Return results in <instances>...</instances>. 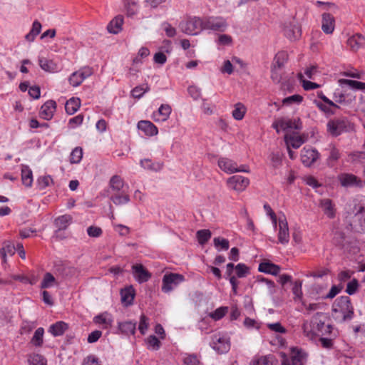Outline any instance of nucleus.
I'll list each match as a JSON object with an SVG mask.
<instances>
[{
	"mask_svg": "<svg viewBox=\"0 0 365 365\" xmlns=\"http://www.w3.org/2000/svg\"><path fill=\"white\" fill-rule=\"evenodd\" d=\"M327 317L322 312H317L310 321L305 320L302 325L304 336L309 340H314L319 336L331 334L333 327L327 323Z\"/></svg>",
	"mask_w": 365,
	"mask_h": 365,
	"instance_id": "f257e3e1",
	"label": "nucleus"
},
{
	"mask_svg": "<svg viewBox=\"0 0 365 365\" xmlns=\"http://www.w3.org/2000/svg\"><path fill=\"white\" fill-rule=\"evenodd\" d=\"M264 209L270 217L274 229L277 232L278 243L287 245L289 242V230L288 222L283 212L275 214L268 204L264 205Z\"/></svg>",
	"mask_w": 365,
	"mask_h": 365,
	"instance_id": "f03ea898",
	"label": "nucleus"
},
{
	"mask_svg": "<svg viewBox=\"0 0 365 365\" xmlns=\"http://www.w3.org/2000/svg\"><path fill=\"white\" fill-rule=\"evenodd\" d=\"M332 311L336 317H341L343 322L351 320L354 317V307L347 296L337 298L333 305Z\"/></svg>",
	"mask_w": 365,
	"mask_h": 365,
	"instance_id": "7ed1b4c3",
	"label": "nucleus"
},
{
	"mask_svg": "<svg viewBox=\"0 0 365 365\" xmlns=\"http://www.w3.org/2000/svg\"><path fill=\"white\" fill-rule=\"evenodd\" d=\"M319 74V71L317 66H311L307 67L304 73H299L298 78L302 83V88L305 91H311L320 88V85L309 81L308 79L314 80L316 76Z\"/></svg>",
	"mask_w": 365,
	"mask_h": 365,
	"instance_id": "20e7f679",
	"label": "nucleus"
},
{
	"mask_svg": "<svg viewBox=\"0 0 365 365\" xmlns=\"http://www.w3.org/2000/svg\"><path fill=\"white\" fill-rule=\"evenodd\" d=\"M179 27L186 34L197 35L204 30V18L189 17L186 21L181 22Z\"/></svg>",
	"mask_w": 365,
	"mask_h": 365,
	"instance_id": "39448f33",
	"label": "nucleus"
},
{
	"mask_svg": "<svg viewBox=\"0 0 365 365\" xmlns=\"http://www.w3.org/2000/svg\"><path fill=\"white\" fill-rule=\"evenodd\" d=\"M210 346L218 354H225L230 349V338L225 333H216L212 336Z\"/></svg>",
	"mask_w": 365,
	"mask_h": 365,
	"instance_id": "423d86ee",
	"label": "nucleus"
},
{
	"mask_svg": "<svg viewBox=\"0 0 365 365\" xmlns=\"http://www.w3.org/2000/svg\"><path fill=\"white\" fill-rule=\"evenodd\" d=\"M337 180L344 188H359L364 187L365 182L357 175L350 173H341L337 175Z\"/></svg>",
	"mask_w": 365,
	"mask_h": 365,
	"instance_id": "0eeeda50",
	"label": "nucleus"
},
{
	"mask_svg": "<svg viewBox=\"0 0 365 365\" xmlns=\"http://www.w3.org/2000/svg\"><path fill=\"white\" fill-rule=\"evenodd\" d=\"M185 281V277L178 273H166L162 280V291L169 293Z\"/></svg>",
	"mask_w": 365,
	"mask_h": 365,
	"instance_id": "6e6552de",
	"label": "nucleus"
},
{
	"mask_svg": "<svg viewBox=\"0 0 365 365\" xmlns=\"http://www.w3.org/2000/svg\"><path fill=\"white\" fill-rule=\"evenodd\" d=\"M228 27L227 20L222 16H207L204 18V30L224 32Z\"/></svg>",
	"mask_w": 365,
	"mask_h": 365,
	"instance_id": "1a4fd4ad",
	"label": "nucleus"
},
{
	"mask_svg": "<svg viewBox=\"0 0 365 365\" xmlns=\"http://www.w3.org/2000/svg\"><path fill=\"white\" fill-rule=\"evenodd\" d=\"M250 182V180L247 177L237 175L228 178L226 185L230 190L242 192L247 189Z\"/></svg>",
	"mask_w": 365,
	"mask_h": 365,
	"instance_id": "9d476101",
	"label": "nucleus"
},
{
	"mask_svg": "<svg viewBox=\"0 0 365 365\" xmlns=\"http://www.w3.org/2000/svg\"><path fill=\"white\" fill-rule=\"evenodd\" d=\"M272 127L277 133H279L281 130L288 133L289 130H299L301 128L299 120L287 118H282L274 121L272 124Z\"/></svg>",
	"mask_w": 365,
	"mask_h": 365,
	"instance_id": "9b49d317",
	"label": "nucleus"
},
{
	"mask_svg": "<svg viewBox=\"0 0 365 365\" xmlns=\"http://www.w3.org/2000/svg\"><path fill=\"white\" fill-rule=\"evenodd\" d=\"M93 74V69L89 66H85L79 70L73 72L69 77V83L73 86L77 87L80 86L82 82Z\"/></svg>",
	"mask_w": 365,
	"mask_h": 365,
	"instance_id": "f8f14e48",
	"label": "nucleus"
},
{
	"mask_svg": "<svg viewBox=\"0 0 365 365\" xmlns=\"http://www.w3.org/2000/svg\"><path fill=\"white\" fill-rule=\"evenodd\" d=\"M40 68L48 73H57L61 70L58 58H48L42 56L38 58Z\"/></svg>",
	"mask_w": 365,
	"mask_h": 365,
	"instance_id": "ddd939ff",
	"label": "nucleus"
},
{
	"mask_svg": "<svg viewBox=\"0 0 365 365\" xmlns=\"http://www.w3.org/2000/svg\"><path fill=\"white\" fill-rule=\"evenodd\" d=\"M319 157V152L313 148L305 146L301 150V161L306 167H310Z\"/></svg>",
	"mask_w": 365,
	"mask_h": 365,
	"instance_id": "4468645a",
	"label": "nucleus"
},
{
	"mask_svg": "<svg viewBox=\"0 0 365 365\" xmlns=\"http://www.w3.org/2000/svg\"><path fill=\"white\" fill-rule=\"evenodd\" d=\"M93 322L101 328L108 330L113 326L114 319L110 313L103 312L95 316L93 319Z\"/></svg>",
	"mask_w": 365,
	"mask_h": 365,
	"instance_id": "2eb2a0df",
	"label": "nucleus"
},
{
	"mask_svg": "<svg viewBox=\"0 0 365 365\" xmlns=\"http://www.w3.org/2000/svg\"><path fill=\"white\" fill-rule=\"evenodd\" d=\"M132 274L140 284L148 282L151 277L150 273L141 264H135L132 266Z\"/></svg>",
	"mask_w": 365,
	"mask_h": 365,
	"instance_id": "dca6fc26",
	"label": "nucleus"
},
{
	"mask_svg": "<svg viewBox=\"0 0 365 365\" xmlns=\"http://www.w3.org/2000/svg\"><path fill=\"white\" fill-rule=\"evenodd\" d=\"M172 112V108L169 104H162L159 108L153 112L152 118L157 123L166 121Z\"/></svg>",
	"mask_w": 365,
	"mask_h": 365,
	"instance_id": "f3484780",
	"label": "nucleus"
},
{
	"mask_svg": "<svg viewBox=\"0 0 365 365\" xmlns=\"http://www.w3.org/2000/svg\"><path fill=\"white\" fill-rule=\"evenodd\" d=\"M137 128L147 137H153L158 134V128L150 120H140Z\"/></svg>",
	"mask_w": 365,
	"mask_h": 365,
	"instance_id": "a211bd4d",
	"label": "nucleus"
},
{
	"mask_svg": "<svg viewBox=\"0 0 365 365\" xmlns=\"http://www.w3.org/2000/svg\"><path fill=\"white\" fill-rule=\"evenodd\" d=\"M290 357L292 365H305L307 360V354L300 348L292 347Z\"/></svg>",
	"mask_w": 365,
	"mask_h": 365,
	"instance_id": "6ab92c4d",
	"label": "nucleus"
},
{
	"mask_svg": "<svg viewBox=\"0 0 365 365\" xmlns=\"http://www.w3.org/2000/svg\"><path fill=\"white\" fill-rule=\"evenodd\" d=\"M56 101L53 100H49L42 105L39 115L41 118H42L43 119L49 120L53 118V114L56 112Z\"/></svg>",
	"mask_w": 365,
	"mask_h": 365,
	"instance_id": "aec40b11",
	"label": "nucleus"
},
{
	"mask_svg": "<svg viewBox=\"0 0 365 365\" xmlns=\"http://www.w3.org/2000/svg\"><path fill=\"white\" fill-rule=\"evenodd\" d=\"M218 167L227 174L236 173L237 163L226 157H220L217 160Z\"/></svg>",
	"mask_w": 365,
	"mask_h": 365,
	"instance_id": "412c9836",
	"label": "nucleus"
},
{
	"mask_svg": "<svg viewBox=\"0 0 365 365\" xmlns=\"http://www.w3.org/2000/svg\"><path fill=\"white\" fill-rule=\"evenodd\" d=\"M287 147L297 149L304 143L305 140L297 133H287L284 135Z\"/></svg>",
	"mask_w": 365,
	"mask_h": 365,
	"instance_id": "4be33fe9",
	"label": "nucleus"
},
{
	"mask_svg": "<svg viewBox=\"0 0 365 365\" xmlns=\"http://www.w3.org/2000/svg\"><path fill=\"white\" fill-rule=\"evenodd\" d=\"M335 29V19L329 13L322 15V30L326 34H331Z\"/></svg>",
	"mask_w": 365,
	"mask_h": 365,
	"instance_id": "5701e85b",
	"label": "nucleus"
},
{
	"mask_svg": "<svg viewBox=\"0 0 365 365\" xmlns=\"http://www.w3.org/2000/svg\"><path fill=\"white\" fill-rule=\"evenodd\" d=\"M327 131L333 136L341 135L345 130V123L341 120H331L327 123Z\"/></svg>",
	"mask_w": 365,
	"mask_h": 365,
	"instance_id": "b1692460",
	"label": "nucleus"
},
{
	"mask_svg": "<svg viewBox=\"0 0 365 365\" xmlns=\"http://www.w3.org/2000/svg\"><path fill=\"white\" fill-rule=\"evenodd\" d=\"M258 270L260 272L277 276L280 272L281 268L279 265L265 261L259 264Z\"/></svg>",
	"mask_w": 365,
	"mask_h": 365,
	"instance_id": "393cba45",
	"label": "nucleus"
},
{
	"mask_svg": "<svg viewBox=\"0 0 365 365\" xmlns=\"http://www.w3.org/2000/svg\"><path fill=\"white\" fill-rule=\"evenodd\" d=\"M118 333L125 336L133 335L135 332L136 323L132 321L118 322Z\"/></svg>",
	"mask_w": 365,
	"mask_h": 365,
	"instance_id": "a878e982",
	"label": "nucleus"
},
{
	"mask_svg": "<svg viewBox=\"0 0 365 365\" xmlns=\"http://www.w3.org/2000/svg\"><path fill=\"white\" fill-rule=\"evenodd\" d=\"M124 22L123 16L118 15L113 19L107 26L108 31L110 34H117L122 30Z\"/></svg>",
	"mask_w": 365,
	"mask_h": 365,
	"instance_id": "bb28decb",
	"label": "nucleus"
},
{
	"mask_svg": "<svg viewBox=\"0 0 365 365\" xmlns=\"http://www.w3.org/2000/svg\"><path fill=\"white\" fill-rule=\"evenodd\" d=\"M365 44L364 37L359 34H356L347 39V45L353 51H357Z\"/></svg>",
	"mask_w": 365,
	"mask_h": 365,
	"instance_id": "cd10ccee",
	"label": "nucleus"
},
{
	"mask_svg": "<svg viewBox=\"0 0 365 365\" xmlns=\"http://www.w3.org/2000/svg\"><path fill=\"white\" fill-rule=\"evenodd\" d=\"M319 206L324 215L329 218H334L335 216L334 205L330 199L326 198L320 200Z\"/></svg>",
	"mask_w": 365,
	"mask_h": 365,
	"instance_id": "c85d7f7f",
	"label": "nucleus"
},
{
	"mask_svg": "<svg viewBox=\"0 0 365 365\" xmlns=\"http://www.w3.org/2000/svg\"><path fill=\"white\" fill-rule=\"evenodd\" d=\"M251 365H277V361L272 355L256 356L252 361Z\"/></svg>",
	"mask_w": 365,
	"mask_h": 365,
	"instance_id": "c756f323",
	"label": "nucleus"
},
{
	"mask_svg": "<svg viewBox=\"0 0 365 365\" xmlns=\"http://www.w3.org/2000/svg\"><path fill=\"white\" fill-rule=\"evenodd\" d=\"M33 173L28 165H21V181L26 187H31L33 183Z\"/></svg>",
	"mask_w": 365,
	"mask_h": 365,
	"instance_id": "7c9ffc66",
	"label": "nucleus"
},
{
	"mask_svg": "<svg viewBox=\"0 0 365 365\" xmlns=\"http://www.w3.org/2000/svg\"><path fill=\"white\" fill-rule=\"evenodd\" d=\"M68 329L66 323L59 321L50 326L48 331L54 336H61L64 334L65 331Z\"/></svg>",
	"mask_w": 365,
	"mask_h": 365,
	"instance_id": "2f4dec72",
	"label": "nucleus"
},
{
	"mask_svg": "<svg viewBox=\"0 0 365 365\" xmlns=\"http://www.w3.org/2000/svg\"><path fill=\"white\" fill-rule=\"evenodd\" d=\"M81 106V100L78 98L72 97L66 101L65 105L66 112L68 115L74 114Z\"/></svg>",
	"mask_w": 365,
	"mask_h": 365,
	"instance_id": "473e14b6",
	"label": "nucleus"
},
{
	"mask_svg": "<svg viewBox=\"0 0 365 365\" xmlns=\"http://www.w3.org/2000/svg\"><path fill=\"white\" fill-rule=\"evenodd\" d=\"M140 163L141 167H143L144 169L154 172H158L161 170L163 167V163L158 161L153 162L150 159L142 160H140Z\"/></svg>",
	"mask_w": 365,
	"mask_h": 365,
	"instance_id": "72a5a7b5",
	"label": "nucleus"
},
{
	"mask_svg": "<svg viewBox=\"0 0 365 365\" xmlns=\"http://www.w3.org/2000/svg\"><path fill=\"white\" fill-rule=\"evenodd\" d=\"M288 59V54L285 51L277 52L274 58L272 66L281 69Z\"/></svg>",
	"mask_w": 365,
	"mask_h": 365,
	"instance_id": "f704fd0d",
	"label": "nucleus"
},
{
	"mask_svg": "<svg viewBox=\"0 0 365 365\" xmlns=\"http://www.w3.org/2000/svg\"><path fill=\"white\" fill-rule=\"evenodd\" d=\"M338 83L341 86L346 85L354 90L365 91V83L364 82H360L354 80L340 78L338 80Z\"/></svg>",
	"mask_w": 365,
	"mask_h": 365,
	"instance_id": "c9c22d12",
	"label": "nucleus"
},
{
	"mask_svg": "<svg viewBox=\"0 0 365 365\" xmlns=\"http://www.w3.org/2000/svg\"><path fill=\"white\" fill-rule=\"evenodd\" d=\"M16 247L11 242H5L2 248L0 250V255L3 259L4 262H6L7 255L12 256L15 254Z\"/></svg>",
	"mask_w": 365,
	"mask_h": 365,
	"instance_id": "e433bc0d",
	"label": "nucleus"
},
{
	"mask_svg": "<svg viewBox=\"0 0 365 365\" xmlns=\"http://www.w3.org/2000/svg\"><path fill=\"white\" fill-rule=\"evenodd\" d=\"M247 112V108L242 103H237L234 106V109L232 112L233 118L236 120H241L244 118Z\"/></svg>",
	"mask_w": 365,
	"mask_h": 365,
	"instance_id": "4c0bfd02",
	"label": "nucleus"
},
{
	"mask_svg": "<svg viewBox=\"0 0 365 365\" xmlns=\"http://www.w3.org/2000/svg\"><path fill=\"white\" fill-rule=\"evenodd\" d=\"M72 221V217L69 215H63L55 220V225L59 230H66Z\"/></svg>",
	"mask_w": 365,
	"mask_h": 365,
	"instance_id": "58836bf2",
	"label": "nucleus"
},
{
	"mask_svg": "<svg viewBox=\"0 0 365 365\" xmlns=\"http://www.w3.org/2000/svg\"><path fill=\"white\" fill-rule=\"evenodd\" d=\"M41 31V24L38 21H34L31 31L25 36L26 41L33 42Z\"/></svg>",
	"mask_w": 365,
	"mask_h": 365,
	"instance_id": "ea45409f",
	"label": "nucleus"
},
{
	"mask_svg": "<svg viewBox=\"0 0 365 365\" xmlns=\"http://www.w3.org/2000/svg\"><path fill=\"white\" fill-rule=\"evenodd\" d=\"M43 334H44L43 328L38 327L35 331V332L31 339V344L36 347L41 346L43 343Z\"/></svg>",
	"mask_w": 365,
	"mask_h": 365,
	"instance_id": "a19ab883",
	"label": "nucleus"
},
{
	"mask_svg": "<svg viewBox=\"0 0 365 365\" xmlns=\"http://www.w3.org/2000/svg\"><path fill=\"white\" fill-rule=\"evenodd\" d=\"M56 285H57V282L54 276L50 272H46L44 274L43 279L41 281V288L48 289L53 287Z\"/></svg>",
	"mask_w": 365,
	"mask_h": 365,
	"instance_id": "79ce46f5",
	"label": "nucleus"
},
{
	"mask_svg": "<svg viewBox=\"0 0 365 365\" xmlns=\"http://www.w3.org/2000/svg\"><path fill=\"white\" fill-rule=\"evenodd\" d=\"M257 282L262 287H264L269 294H273L275 292V284L273 281L261 277H257Z\"/></svg>",
	"mask_w": 365,
	"mask_h": 365,
	"instance_id": "37998d69",
	"label": "nucleus"
},
{
	"mask_svg": "<svg viewBox=\"0 0 365 365\" xmlns=\"http://www.w3.org/2000/svg\"><path fill=\"white\" fill-rule=\"evenodd\" d=\"M340 156L339 150L334 146L331 145L330 148L329 155L327 159V165L330 168L334 167V163L340 158Z\"/></svg>",
	"mask_w": 365,
	"mask_h": 365,
	"instance_id": "c03bdc74",
	"label": "nucleus"
},
{
	"mask_svg": "<svg viewBox=\"0 0 365 365\" xmlns=\"http://www.w3.org/2000/svg\"><path fill=\"white\" fill-rule=\"evenodd\" d=\"M29 365H47L46 359L38 354H31L28 358Z\"/></svg>",
	"mask_w": 365,
	"mask_h": 365,
	"instance_id": "a18cd8bd",
	"label": "nucleus"
},
{
	"mask_svg": "<svg viewBox=\"0 0 365 365\" xmlns=\"http://www.w3.org/2000/svg\"><path fill=\"white\" fill-rule=\"evenodd\" d=\"M124 186L123 180L118 175L113 176L110 180V187L113 191L120 192Z\"/></svg>",
	"mask_w": 365,
	"mask_h": 365,
	"instance_id": "49530a36",
	"label": "nucleus"
},
{
	"mask_svg": "<svg viewBox=\"0 0 365 365\" xmlns=\"http://www.w3.org/2000/svg\"><path fill=\"white\" fill-rule=\"evenodd\" d=\"M110 200L115 205H122L127 204L130 201V197L123 192L121 194H116L111 196Z\"/></svg>",
	"mask_w": 365,
	"mask_h": 365,
	"instance_id": "de8ad7c7",
	"label": "nucleus"
},
{
	"mask_svg": "<svg viewBox=\"0 0 365 365\" xmlns=\"http://www.w3.org/2000/svg\"><path fill=\"white\" fill-rule=\"evenodd\" d=\"M134 299V291L131 288H127L121 292V299L125 305L132 304Z\"/></svg>",
	"mask_w": 365,
	"mask_h": 365,
	"instance_id": "09e8293b",
	"label": "nucleus"
},
{
	"mask_svg": "<svg viewBox=\"0 0 365 365\" xmlns=\"http://www.w3.org/2000/svg\"><path fill=\"white\" fill-rule=\"evenodd\" d=\"M214 246L218 250H227L230 247L229 240L222 237H215L213 240Z\"/></svg>",
	"mask_w": 365,
	"mask_h": 365,
	"instance_id": "8fccbe9b",
	"label": "nucleus"
},
{
	"mask_svg": "<svg viewBox=\"0 0 365 365\" xmlns=\"http://www.w3.org/2000/svg\"><path fill=\"white\" fill-rule=\"evenodd\" d=\"M83 158V149L81 147H76L71 153L70 162L73 164L79 163Z\"/></svg>",
	"mask_w": 365,
	"mask_h": 365,
	"instance_id": "3c124183",
	"label": "nucleus"
},
{
	"mask_svg": "<svg viewBox=\"0 0 365 365\" xmlns=\"http://www.w3.org/2000/svg\"><path fill=\"white\" fill-rule=\"evenodd\" d=\"M125 6L128 16H133L137 14L138 6L136 0H125Z\"/></svg>",
	"mask_w": 365,
	"mask_h": 365,
	"instance_id": "603ef678",
	"label": "nucleus"
},
{
	"mask_svg": "<svg viewBox=\"0 0 365 365\" xmlns=\"http://www.w3.org/2000/svg\"><path fill=\"white\" fill-rule=\"evenodd\" d=\"M211 232L209 230H200L196 233L198 242L200 245H205L211 237Z\"/></svg>",
	"mask_w": 365,
	"mask_h": 365,
	"instance_id": "864d4df0",
	"label": "nucleus"
},
{
	"mask_svg": "<svg viewBox=\"0 0 365 365\" xmlns=\"http://www.w3.org/2000/svg\"><path fill=\"white\" fill-rule=\"evenodd\" d=\"M149 90H150L149 86L148 84H143V85L135 87L131 91V95L133 97L139 99L144 95V93L148 92Z\"/></svg>",
	"mask_w": 365,
	"mask_h": 365,
	"instance_id": "5fc2aeb1",
	"label": "nucleus"
},
{
	"mask_svg": "<svg viewBox=\"0 0 365 365\" xmlns=\"http://www.w3.org/2000/svg\"><path fill=\"white\" fill-rule=\"evenodd\" d=\"M303 101V97L298 94H294L288 96L282 100V103L284 106H291L293 104H300Z\"/></svg>",
	"mask_w": 365,
	"mask_h": 365,
	"instance_id": "6e6d98bb",
	"label": "nucleus"
},
{
	"mask_svg": "<svg viewBox=\"0 0 365 365\" xmlns=\"http://www.w3.org/2000/svg\"><path fill=\"white\" fill-rule=\"evenodd\" d=\"M228 308L227 307H220L214 312L209 314V317L215 321L221 319L227 313Z\"/></svg>",
	"mask_w": 365,
	"mask_h": 365,
	"instance_id": "4d7b16f0",
	"label": "nucleus"
},
{
	"mask_svg": "<svg viewBox=\"0 0 365 365\" xmlns=\"http://www.w3.org/2000/svg\"><path fill=\"white\" fill-rule=\"evenodd\" d=\"M244 327L249 329H259L261 328V323L254 319L245 317L243 322Z\"/></svg>",
	"mask_w": 365,
	"mask_h": 365,
	"instance_id": "13d9d810",
	"label": "nucleus"
},
{
	"mask_svg": "<svg viewBox=\"0 0 365 365\" xmlns=\"http://www.w3.org/2000/svg\"><path fill=\"white\" fill-rule=\"evenodd\" d=\"M148 348L154 351L158 350L161 343L159 339L154 335H150L146 339Z\"/></svg>",
	"mask_w": 365,
	"mask_h": 365,
	"instance_id": "bf43d9fd",
	"label": "nucleus"
},
{
	"mask_svg": "<svg viewBox=\"0 0 365 365\" xmlns=\"http://www.w3.org/2000/svg\"><path fill=\"white\" fill-rule=\"evenodd\" d=\"M235 272L237 277H245L250 273L249 267L243 263H239L235 266Z\"/></svg>",
	"mask_w": 365,
	"mask_h": 365,
	"instance_id": "052dcab7",
	"label": "nucleus"
},
{
	"mask_svg": "<svg viewBox=\"0 0 365 365\" xmlns=\"http://www.w3.org/2000/svg\"><path fill=\"white\" fill-rule=\"evenodd\" d=\"M184 365H200V361L195 354H185L183 356Z\"/></svg>",
	"mask_w": 365,
	"mask_h": 365,
	"instance_id": "680f3d73",
	"label": "nucleus"
},
{
	"mask_svg": "<svg viewBox=\"0 0 365 365\" xmlns=\"http://www.w3.org/2000/svg\"><path fill=\"white\" fill-rule=\"evenodd\" d=\"M294 301H301L302 299V282H296L292 288Z\"/></svg>",
	"mask_w": 365,
	"mask_h": 365,
	"instance_id": "e2e57ef3",
	"label": "nucleus"
},
{
	"mask_svg": "<svg viewBox=\"0 0 365 365\" xmlns=\"http://www.w3.org/2000/svg\"><path fill=\"white\" fill-rule=\"evenodd\" d=\"M314 103L322 111L327 114H334V111L331 109L333 106L325 103L324 102L319 101L317 100L314 101Z\"/></svg>",
	"mask_w": 365,
	"mask_h": 365,
	"instance_id": "0e129e2a",
	"label": "nucleus"
},
{
	"mask_svg": "<svg viewBox=\"0 0 365 365\" xmlns=\"http://www.w3.org/2000/svg\"><path fill=\"white\" fill-rule=\"evenodd\" d=\"M285 35L291 41H295L300 36V30L298 27L294 26L292 29H286Z\"/></svg>",
	"mask_w": 365,
	"mask_h": 365,
	"instance_id": "69168bd1",
	"label": "nucleus"
},
{
	"mask_svg": "<svg viewBox=\"0 0 365 365\" xmlns=\"http://www.w3.org/2000/svg\"><path fill=\"white\" fill-rule=\"evenodd\" d=\"M161 27L168 37H174L177 34L175 28L168 22H163Z\"/></svg>",
	"mask_w": 365,
	"mask_h": 365,
	"instance_id": "338daca9",
	"label": "nucleus"
},
{
	"mask_svg": "<svg viewBox=\"0 0 365 365\" xmlns=\"http://www.w3.org/2000/svg\"><path fill=\"white\" fill-rule=\"evenodd\" d=\"M82 365H101L99 359L94 355L87 356L83 361Z\"/></svg>",
	"mask_w": 365,
	"mask_h": 365,
	"instance_id": "774afa93",
	"label": "nucleus"
}]
</instances>
